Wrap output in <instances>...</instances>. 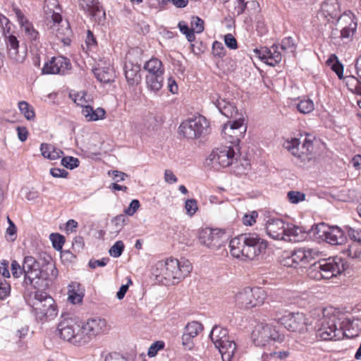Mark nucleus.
Instances as JSON below:
<instances>
[{"instance_id": "obj_36", "label": "nucleus", "mask_w": 361, "mask_h": 361, "mask_svg": "<svg viewBox=\"0 0 361 361\" xmlns=\"http://www.w3.org/2000/svg\"><path fill=\"white\" fill-rule=\"evenodd\" d=\"M18 108L20 113L28 121H33L35 118V109L32 106L27 102L22 101L18 103Z\"/></svg>"}, {"instance_id": "obj_11", "label": "nucleus", "mask_w": 361, "mask_h": 361, "mask_svg": "<svg viewBox=\"0 0 361 361\" xmlns=\"http://www.w3.org/2000/svg\"><path fill=\"white\" fill-rule=\"evenodd\" d=\"M298 138H293L290 140H286L283 143V147L288 150L292 155L295 157L300 163H305L312 158L313 147V137L310 135H305L302 141Z\"/></svg>"}, {"instance_id": "obj_50", "label": "nucleus", "mask_w": 361, "mask_h": 361, "mask_svg": "<svg viewBox=\"0 0 361 361\" xmlns=\"http://www.w3.org/2000/svg\"><path fill=\"white\" fill-rule=\"evenodd\" d=\"M226 50L223 44L220 42L215 41L212 44V54L214 56L222 58L225 56Z\"/></svg>"}, {"instance_id": "obj_43", "label": "nucleus", "mask_w": 361, "mask_h": 361, "mask_svg": "<svg viewBox=\"0 0 361 361\" xmlns=\"http://www.w3.org/2000/svg\"><path fill=\"white\" fill-rule=\"evenodd\" d=\"M124 247L123 241L118 240L109 249V255L115 258L118 257L122 255Z\"/></svg>"}, {"instance_id": "obj_63", "label": "nucleus", "mask_w": 361, "mask_h": 361, "mask_svg": "<svg viewBox=\"0 0 361 361\" xmlns=\"http://www.w3.org/2000/svg\"><path fill=\"white\" fill-rule=\"evenodd\" d=\"M194 338L183 333L182 336V345L187 349L191 350L193 347L192 339Z\"/></svg>"}, {"instance_id": "obj_13", "label": "nucleus", "mask_w": 361, "mask_h": 361, "mask_svg": "<svg viewBox=\"0 0 361 361\" xmlns=\"http://www.w3.org/2000/svg\"><path fill=\"white\" fill-rule=\"evenodd\" d=\"M314 235L320 238L331 245H341L347 241L345 232L337 226H329L324 223L314 225L312 228Z\"/></svg>"}, {"instance_id": "obj_60", "label": "nucleus", "mask_w": 361, "mask_h": 361, "mask_svg": "<svg viewBox=\"0 0 361 361\" xmlns=\"http://www.w3.org/2000/svg\"><path fill=\"white\" fill-rule=\"evenodd\" d=\"M50 174L54 178H67L68 172L63 169L52 168Z\"/></svg>"}, {"instance_id": "obj_15", "label": "nucleus", "mask_w": 361, "mask_h": 361, "mask_svg": "<svg viewBox=\"0 0 361 361\" xmlns=\"http://www.w3.org/2000/svg\"><path fill=\"white\" fill-rule=\"evenodd\" d=\"M225 232L218 228H202L199 234L201 244L213 250H218L225 246Z\"/></svg>"}, {"instance_id": "obj_16", "label": "nucleus", "mask_w": 361, "mask_h": 361, "mask_svg": "<svg viewBox=\"0 0 361 361\" xmlns=\"http://www.w3.org/2000/svg\"><path fill=\"white\" fill-rule=\"evenodd\" d=\"M337 23L341 27L340 39L344 43L350 42L357 27L355 14L350 11L344 12L338 17Z\"/></svg>"}, {"instance_id": "obj_59", "label": "nucleus", "mask_w": 361, "mask_h": 361, "mask_svg": "<svg viewBox=\"0 0 361 361\" xmlns=\"http://www.w3.org/2000/svg\"><path fill=\"white\" fill-rule=\"evenodd\" d=\"M85 44L87 47V49H92L97 47L96 39H95L93 33L90 30H88L87 32Z\"/></svg>"}, {"instance_id": "obj_45", "label": "nucleus", "mask_w": 361, "mask_h": 361, "mask_svg": "<svg viewBox=\"0 0 361 361\" xmlns=\"http://www.w3.org/2000/svg\"><path fill=\"white\" fill-rule=\"evenodd\" d=\"M165 343L162 341H157L154 342L148 348L147 355L149 357H155L158 352L164 348Z\"/></svg>"}, {"instance_id": "obj_27", "label": "nucleus", "mask_w": 361, "mask_h": 361, "mask_svg": "<svg viewBox=\"0 0 361 361\" xmlns=\"http://www.w3.org/2000/svg\"><path fill=\"white\" fill-rule=\"evenodd\" d=\"M5 41L9 57L17 63H22L24 60V56H21L18 53L19 42L16 37L9 35L5 38Z\"/></svg>"}, {"instance_id": "obj_23", "label": "nucleus", "mask_w": 361, "mask_h": 361, "mask_svg": "<svg viewBox=\"0 0 361 361\" xmlns=\"http://www.w3.org/2000/svg\"><path fill=\"white\" fill-rule=\"evenodd\" d=\"M293 260H295L298 266H303L315 259L319 254L316 248L299 247L291 252Z\"/></svg>"}, {"instance_id": "obj_52", "label": "nucleus", "mask_w": 361, "mask_h": 361, "mask_svg": "<svg viewBox=\"0 0 361 361\" xmlns=\"http://www.w3.org/2000/svg\"><path fill=\"white\" fill-rule=\"evenodd\" d=\"M281 264L287 267H297L295 260H293V255L292 253L284 254L281 259Z\"/></svg>"}, {"instance_id": "obj_44", "label": "nucleus", "mask_w": 361, "mask_h": 361, "mask_svg": "<svg viewBox=\"0 0 361 361\" xmlns=\"http://www.w3.org/2000/svg\"><path fill=\"white\" fill-rule=\"evenodd\" d=\"M50 240L52 243L54 248L56 250H61L65 243V238L59 233H51Z\"/></svg>"}, {"instance_id": "obj_9", "label": "nucleus", "mask_w": 361, "mask_h": 361, "mask_svg": "<svg viewBox=\"0 0 361 361\" xmlns=\"http://www.w3.org/2000/svg\"><path fill=\"white\" fill-rule=\"evenodd\" d=\"M209 337L221 355L223 361H231L236 350L234 341L231 340L226 329L215 326Z\"/></svg>"}, {"instance_id": "obj_21", "label": "nucleus", "mask_w": 361, "mask_h": 361, "mask_svg": "<svg viewBox=\"0 0 361 361\" xmlns=\"http://www.w3.org/2000/svg\"><path fill=\"white\" fill-rule=\"evenodd\" d=\"M71 68L70 61L63 56L52 57L46 62L42 68L44 74H61L64 75Z\"/></svg>"}, {"instance_id": "obj_34", "label": "nucleus", "mask_w": 361, "mask_h": 361, "mask_svg": "<svg viewBox=\"0 0 361 361\" xmlns=\"http://www.w3.org/2000/svg\"><path fill=\"white\" fill-rule=\"evenodd\" d=\"M294 105L298 111L303 114H310L314 109V102L309 98L298 99L295 100Z\"/></svg>"}, {"instance_id": "obj_4", "label": "nucleus", "mask_w": 361, "mask_h": 361, "mask_svg": "<svg viewBox=\"0 0 361 361\" xmlns=\"http://www.w3.org/2000/svg\"><path fill=\"white\" fill-rule=\"evenodd\" d=\"M323 317L319 321L317 337L322 340H340L344 336V315L337 309L329 307L322 310Z\"/></svg>"}, {"instance_id": "obj_19", "label": "nucleus", "mask_w": 361, "mask_h": 361, "mask_svg": "<svg viewBox=\"0 0 361 361\" xmlns=\"http://www.w3.org/2000/svg\"><path fill=\"white\" fill-rule=\"evenodd\" d=\"M277 45H273L270 48L261 47L253 50V56L259 59L267 65L274 66L281 62L282 59L281 54L278 50Z\"/></svg>"}, {"instance_id": "obj_6", "label": "nucleus", "mask_w": 361, "mask_h": 361, "mask_svg": "<svg viewBox=\"0 0 361 361\" xmlns=\"http://www.w3.org/2000/svg\"><path fill=\"white\" fill-rule=\"evenodd\" d=\"M239 152V146L222 145L212 150L206 159V164L214 170L219 171L237 161Z\"/></svg>"}, {"instance_id": "obj_58", "label": "nucleus", "mask_w": 361, "mask_h": 361, "mask_svg": "<svg viewBox=\"0 0 361 361\" xmlns=\"http://www.w3.org/2000/svg\"><path fill=\"white\" fill-rule=\"evenodd\" d=\"M109 259L108 257H104L101 259H92L89 261V266L92 269H95L98 267H104L106 265Z\"/></svg>"}, {"instance_id": "obj_46", "label": "nucleus", "mask_w": 361, "mask_h": 361, "mask_svg": "<svg viewBox=\"0 0 361 361\" xmlns=\"http://www.w3.org/2000/svg\"><path fill=\"white\" fill-rule=\"evenodd\" d=\"M185 209L189 216H192L198 210L197 202L195 199H188L185 202Z\"/></svg>"}, {"instance_id": "obj_40", "label": "nucleus", "mask_w": 361, "mask_h": 361, "mask_svg": "<svg viewBox=\"0 0 361 361\" xmlns=\"http://www.w3.org/2000/svg\"><path fill=\"white\" fill-rule=\"evenodd\" d=\"M178 27L183 35H185L188 42H192L195 39V34L192 28L189 27L185 21H180L178 24Z\"/></svg>"}, {"instance_id": "obj_1", "label": "nucleus", "mask_w": 361, "mask_h": 361, "mask_svg": "<svg viewBox=\"0 0 361 361\" xmlns=\"http://www.w3.org/2000/svg\"><path fill=\"white\" fill-rule=\"evenodd\" d=\"M108 331L109 326L104 319H90L80 325L75 319L67 318L59 323L56 332L61 339L80 346L89 343L94 338Z\"/></svg>"}, {"instance_id": "obj_30", "label": "nucleus", "mask_w": 361, "mask_h": 361, "mask_svg": "<svg viewBox=\"0 0 361 361\" xmlns=\"http://www.w3.org/2000/svg\"><path fill=\"white\" fill-rule=\"evenodd\" d=\"M79 8L92 16H95L102 11V6L98 0H78Z\"/></svg>"}, {"instance_id": "obj_55", "label": "nucleus", "mask_w": 361, "mask_h": 361, "mask_svg": "<svg viewBox=\"0 0 361 361\" xmlns=\"http://www.w3.org/2000/svg\"><path fill=\"white\" fill-rule=\"evenodd\" d=\"M140 206V202L137 200H133L128 208L125 209V214L128 216H133Z\"/></svg>"}, {"instance_id": "obj_39", "label": "nucleus", "mask_w": 361, "mask_h": 361, "mask_svg": "<svg viewBox=\"0 0 361 361\" xmlns=\"http://www.w3.org/2000/svg\"><path fill=\"white\" fill-rule=\"evenodd\" d=\"M348 257L353 259H361V243H352L346 251Z\"/></svg>"}, {"instance_id": "obj_42", "label": "nucleus", "mask_w": 361, "mask_h": 361, "mask_svg": "<svg viewBox=\"0 0 361 361\" xmlns=\"http://www.w3.org/2000/svg\"><path fill=\"white\" fill-rule=\"evenodd\" d=\"M191 28L195 32L200 34L204 31V20L198 16H192L190 21Z\"/></svg>"}, {"instance_id": "obj_2", "label": "nucleus", "mask_w": 361, "mask_h": 361, "mask_svg": "<svg viewBox=\"0 0 361 361\" xmlns=\"http://www.w3.org/2000/svg\"><path fill=\"white\" fill-rule=\"evenodd\" d=\"M212 101L221 114L233 119L224 124L222 134L230 145L238 146L240 139L244 136L247 130L246 126H244L243 113L238 112L233 104L221 99L217 94L212 97Z\"/></svg>"}, {"instance_id": "obj_61", "label": "nucleus", "mask_w": 361, "mask_h": 361, "mask_svg": "<svg viewBox=\"0 0 361 361\" xmlns=\"http://www.w3.org/2000/svg\"><path fill=\"white\" fill-rule=\"evenodd\" d=\"M44 271H50V275L44 277L49 281L55 279L58 276V270L54 264H47Z\"/></svg>"}, {"instance_id": "obj_25", "label": "nucleus", "mask_w": 361, "mask_h": 361, "mask_svg": "<svg viewBox=\"0 0 361 361\" xmlns=\"http://www.w3.org/2000/svg\"><path fill=\"white\" fill-rule=\"evenodd\" d=\"M283 238L281 240L288 242H299L305 238V232L298 226L293 224L286 223Z\"/></svg>"}, {"instance_id": "obj_8", "label": "nucleus", "mask_w": 361, "mask_h": 361, "mask_svg": "<svg viewBox=\"0 0 361 361\" xmlns=\"http://www.w3.org/2000/svg\"><path fill=\"white\" fill-rule=\"evenodd\" d=\"M157 269H161V274L165 279H182L187 276L192 271V266L188 259L181 258L180 260L175 258L166 259L164 262L157 264Z\"/></svg>"}, {"instance_id": "obj_37", "label": "nucleus", "mask_w": 361, "mask_h": 361, "mask_svg": "<svg viewBox=\"0 0 361 361\" xmlns=\"http://www.w3.org/2000/svg\"><path fill=\"white\" fill-rule=\"evenodd\" d=\"M94 74L97 80L101 82L109 83L113 81L114 75L111 69H96Z\"/></svg>"}, {"instance_id": "obj_20", "label": "nucleus", "mask_w": 361, "mask_h": 361, "mask_svg": "<svg viewBox=\"0 0 361 361\" xmlns=\"http://www.w3.org/2000/svg\"><path fill=\"white\" fill-rule=\"evenodd\" d=\"M17 20L20 25L21 29L25 32L27 38L34 44H37L39 42V34L34 28L32 23L25 16L23 11L17 6H13Z\"/></svg>"}, {"instance_id": "obj_53", "label": "nucleus", "mask_w": 361, "mask_h": 361, "mask_svg": "<svg viewBox=\"0 0 361 361\" xmlns=\"http://www.w3.org/2000/svg\"><path fill=\"white\" fill-rule=\"evenodd\" d=\"M258 216L257 212L253 211L250 214H245L243 218V223L245 226H252L256 222V218Z\"/></svg>"}, {"instance_id": "obj_24", "label": "nucleus", "mask_w": 361, "mask_h": 361, "mask_svg": "<svg viewBox=\"0 0 361 361\" xmlns=\"http://www.w3.org/2000/svg\"><path fill=\"white\" fill-rule=\"evenodd\" d=\"M286 222L279 218H269L266 224L267 235L274 240H281L285 232Z\"/></svg>"}, {"instance_id": "obj_33", "label": "nucleus", "mask_w": 361, "mask_h": 361, "mask_svg": "<svg viewBox=\"0 0 361 361\" xmlns=\"http://www.w3.org/2000/svg\"><path fill=\"white\" fill-rule=\"evenodd\" d=\"M82 115L88 121H96L104 118L105 111L102 108L94 109L91 106L87 105L82 110Z\"/></svg>"}, {"instance_id": "obj_17", "label": "nucleus", "mask_w": 361, "mask_h": 361, "mask_svg": "<svg viewBox=\"0 0 361 361\" xmlns=\"http://www.w3.org/2000/svg\"><path fill=\"white\" fill-rule=\"evenodd\" d=\"M279 320L289 331L303 334L307 330L306 318L303 313H288L279 318Z\"/></svg>"}, {"instance_id": "obj_35", "label": "nucleus", "mask_w": 361, "mask_h": 361, "mask_svg": "<svg viewBox=\"0 0 361 361\" xmlns=\"http://www.w3.org/2000/svg\"><path fill=\"white\" fill-rule=\"evenodd\" d=\"M326 63L331 70L336 73L339 79L343 78V66L335 54H331L328 59Z\"/></svg>"}, {"instance_id": "obj_18", "label": "nucleus", "mask_w": 361, "mask_h": 361, "mask_svg": "<svg viewBox=\"0 0 361 361\" xmlns=\"http://www.w3.org/2000/svg\"><path fill=\"white\" fill-rule=\"evenodd\" d=\"M32 312L37 320H51L58 314L56 305L53 298H47L45 302H35L32 305Z\"/></svg>"}, {"instance_id": "obj_54", "label": "nucleus", "mask_w": 361, "mask_h": 361, "mask_svg": "<svg viewBox=\"0 0 361 361\" xmlns=\"http://www.w3.org/2000/svg\"><path fill=\"white\" fill-rule=\"evenodd\" d=\"M347 232L349 238L353 240V243H361V230H355L348 227Z\"/></svg>"}, {"instance_id": "obj_31", "label": "nucleus", "mask_w": 361, "mask_h": 361, "mask_svg": "<svg viewBox=\"0 0 361 361\" xmlns=\"http://www.w3.org/2000/svg\"><path fill=\"white\" fill-rule=\"evenodd\" d=\"M147 88L151 92L157 94L164 85V75H146Z\"/></svg>"}, {"instance_id": "obj_3", "label": "nucleus", "mask_w": 361, "mask_h": 361, "mask_svg": "<svg viewBox=\"0 0 361 361\" xmlns=\"http://www.w3.org/2000/svg\"><path fill=\"white\" fill-rule=\"evenodd\" d=\"M267 242L255 233H247L232 238L229 243L233 257L244 260H253L264 252Z\"/></svg>"}, {"instance_id": "obj_28", "label": "nucleus", "mask_w": 361, "mask_h": 361, "mask_svg": "<svg viewBox=\"0 0 361 361\" xmlns=\"http://www.w3.org/2000/svg\"><path fill=\"white\" fill-rule=\"evenodd\" d=\"M356 73L361 80V55L357 57L355 62ZM348 86L353 87L357 94L361 95V81L355 76L348 75L345 78Z\"/></svg>"}, {"instance_id": "obj_49", "label": "nucleus", "mask_w": 361, "mask_h": 361, "mask_svg": "<svg viewBox=\"0 0 361 361\" xmlns=\"http://www.w3.org/2000/svg\"><path fill=\"white\" fill-rule=\"evenodd\" d=\"M282 50L293 52L295 49V45L293 39L291 37H285L281 44Z\"/></svg>"}, {"instance_id": "obj_38", "label": "nucleus", "mask_w": 361, "mask_h": 361, "mask_svg": "<svg viewBox=\"0 0 361 361\" xmlns=\"http://www.w3.org/2000/svg\"><path fill=\"white\" fill-rule=\"evenodd\" d=\"M202 329L203 326L201 323L198 322H189L186 325L184 333L193 338H195L200 334V332L202 331Z\"/></svg>"}, {"instance_id": "obj_29", "label": "nucleus", "mask_w": 361, "mask_h": 361, "mask_svg": "<svg viewBox=\"0 0 361 361\" xmlns=\"http://www.w3.org/2000/svg\"><path fill=\"white\" fill-rule=\"evenodd\" d=\"M68 300L72 304H78L82 302L84 297V289L81 285L77 282H72L68 286Z\"/></svg>"}, {"instance_id": "obj_5", "label": "nucleus", "mask_w": 361, "mask_h": 361, "mask_svg": "<svg viewBox=\"0 0 361 361\" xmlns=\"http://www.w3.org/2000/svg\"><path fill=\"white\" fill-rule=\"evenodd\" d=\"M345 269V261L336 256L314 262L308 269L307 275L310 279L317 281L330 279L341 274Z\"/></svg>"}, {"instance_id": "obj_32", "label": "nucleus", "mask_w": 361, "mask_h": 361, "mask_svg": "<svg viewBox=\"0 0 361 361\" xmlns=\"http://www.w3.org/2000/svg\"><path fill=\"white\" fill-rule=\"evenodd\" d=\"M144 68L147 71V75H164V73L163 63L157 58H152L147 61L144 65Z\"/></svg>"}, {"instance_id": "obj_41", "label": "nucleus", "mask_w": 361, "mask_h": 361, "mask_svg": "<svg viewBox=\"0 0 361 361\" xmlns=\"http://www.w3.org/2000/svg\"><path fill=\"white\" fill-rule=\"evenodd\" d=\"M61 164L63 166L66 167V169L73 170L79 166L80 161L76 157L67 156L62 158V159L61 160Z\"/></svg>"}, {"instance_id": "obj_51", "label": "nucleus", "mask_w": 361, "mask_h": 361, "mask_svg": "<svg viewBox=\"0 0 361 361\" xmlns=\"http://www.w3.org/2000/svg\"><path fill=\"white\" fill-rule=\"evenodd\" d=\"M11 270L13 276L16 279L20 278L23 274L24 275L23 264L20 265L16 260H13L11 262Z\"/></svg>"}, {"instance_id": "obj_56", "label": "nucleus", "mask_w": 361, "mask_h": 361, "mask_svg": "<svg viewBox=\"0 0 361 361\" xmlns=\"http://www.w3.org/2000/svg\"><path fill=\"white\" fill-rule=\"evenodd\" d=\"M224 43L231 49L238 48L237 41L231 34H227L224 36Z\"/></svg>"}, {"instance_id": "obj_57", "label": "nucleus", "mask_w": 361, "mask_h": 361, "mask_svg": "<svg viewBox=\"0 0 361 361\" xmlns=\"http://www.w3.org/2000/svg\"><path fill=\"white\" fill-rule=\"evenodd\" d=\"M86 96H87V94L85 92H78L75 95L74 102L77 105L81 106L84 108L85 106H87L86 104L87 103V100L85 98Z\"/></svg>"}, {"instance_id": "obj_10", "label": "nucleus", "mask_w": 361, "mask_h": 361, "mask_svg": "<svg viewBox=\"0 0 361 361\" xmlns=\"http://www.w3.org/2000/svg\"><path fill=\"white\" fill-rule=\"evenodd\" d=\"M23 271H24V279L22 286L25 289L32 288L37 289L41 286V280L44 276L40 269V264L35 257L26 256L23 262Z\"/></svg>"}, {"instance_id": "obj_14", "label": "nucleus", "mask_w": 361, "mask_h": 361, "mask_svg": "<svg viewBox=\"0 0 361 361\" xmlns=\"http://www.w3.org/2000/svg\"><path fill=\"white\" fill-rule=\"evenodd\" d=\"M254 343L258 346H265L271 342L281 343L283 336L281 335L276 328L270 324L260 323L252 332Z\"/></svg>"}, {"instance_id": "obj_22", "label": "nucleus", "mask_w": 361, "mask_h": 361, "mask_svg": "<svg viewBox=\"0 0 361 361\" xmlns=\"http://www.w3.org/2000/svg\"><path fill=\"white\" fill-rule=\"evenodd\" d=\"M339 16L338 0H324L321 4L320 10L317 13V18L319 19L322 18L325 22L337 19Z\"/></svg>"}, {"instance_id": "obj_47", "label": "nucleus", "mask_w": 361, "mask_h": 361, "mask_svg": "<svg viewBox=\"0 0 361 361\" xmlns=\"http://www.w3.org/2000/svg\"><path fill=\"white\" fill-rule=\"evenodd\" d=\"M287 197L290 203L298 204V202L305 200V195L299 191H290L288 192Z\"/></svg>"}, {"instance_id": "obj_48", "label": "nucleus", "mask_w": 361, "mask_h": 361, "mask_svg": "<svg viewBox=\"0 0 361 361\" xmlns=\"http://www.w3.org/2000/svg\"><path fill=\"white\" fill-rule=\"evenodd\" d=\"M11 285L4 279L0 281V299L5 300L11 294Z\"/></svg>"}, {"instance_id": "obj_12", "label": "nucleus", "mask_w": 361, "mask_h": 361, "mask_svg": "<svg viewBox=\"0 0 361 361\" xmlns=\"http://www.w3.org/2000/svg\"><path fill=\"white\" fill-rule=\"evenodd\" d=\"M267 298L265 290L260 287H246L235 296V304L242 308L250 309L262 305Z\"/></svg>"}, {"instance_id": "obj_26", "label": "nucleus", "mask_w": 361, "mask_h": 361, "mask_svg": "<svg viewBox=\"0 0 361 361\" xmlns=\"http://www.w3.org/2000/svg\"><path fill=\"white\" fill-rule=\"evenodd\" d=\"M140 67L137 64L127 63L124 66V73L129 85L133 86L141 80Z\"/></svg>"}, {"instance_id": "obj_7", "label": "nucleus", "mask_w": 361, "mask_h": 361, "mask_svg": "<svg viewBox=\"0 0 361 361\" xmlns=\"http://www.w3.org/2000/svg\"><path fill=\"white\" fill-rule=\"evenodd\" d=\"M178 130L183 137L197 140L204 137L210 133V123L204 116L198 115L183 121Z\"/></svg>"}, {"instance_id": "obj_64", "label": "nucleus", "mask_w": 361, "mask_h": 361, "mask_svg": "<svg viewBox=\"0 0 361 361\" xmlns=\"http://www.w3.org/2000/svg\"><path fill=\"white\" fill-rule=\"evenodd\" d=\"M235 6L234 8L235 12L238 16L243 14L246 8L247 3L245 0H236Z\"/></svg>"}, {"instance_id": "obj_62", "label": "nucleus", "mask_w": 361, "mask_h": 361, "mask_svg": "<svg viewBox=\"0 0 361 361\" xmlns=\"http://www.w3.org/2000/svg\"><path fill=\"white\" fill-rule=\"evenodd\" d=\"M164 180L169 184H173L178 181V178L171 170L166 169L164 171Z\"/></svg>"}]
</instances>
